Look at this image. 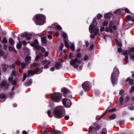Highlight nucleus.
I'll return each instance as SVG.
<instances>
[{
  "label": "nucleus",
  "mask_w": 134,
  "mask_h": 134,
  "mask_svg": "<svg viewBox=\"0 0 134 134\" xmlns=\"http://www.w3.org/2000/svg\"><path fill=\"white\" fill-rule=\"evenodd\" d=\"M96 18L93 19L92 23L89 27V31L91 34L90 37L91 38H94V36H96L99 32L98 28L96 27L95 26L96 25V24H95V23H96Z\"/></svg>",
  "instance_id": "nucleus-1"
},
{
  "label": "nucleus",
  "mask_w": 134,
  "mask_h": 134,
  "mask_svg": "<svg viewBox=\"0 0 134 134\" xmlns=\"http://www.w3.org/2000/svg\"><path fill=\"white\" fill-rule=\"evenodd\" d=\"M53 114L54 116L57 118L63 117L65 114L63 107L61 106H57L54 109Z\"/></svg>",
  "instance_id": "nucleus-2"
},
{
  "label": "nucleus",
  "mask_w": 134,
  "mask_h": 134,
  "mask_svg": "<svg viewBox=\"0 0 134 134\" xmlns=\"http://www.w3.org/2000/svg\"><path fill=\"white\" fill-rule=\"evenodd\" d=\"M45 16L42 14L36 15L33 19V20L37 25H43L45 21Z\"/></svg>",
  "instance_id": "nucleus-3"
},
{
  "label": "nucleus",
  "mask_w": 134,
  "mask_h": 134,
  "mask_svg": "<svg viewBox=\"0 0 134 134\" xmlns=\"http://www.w3.org/2000/svg\"><path fill=\"white\" fill-rule=\"evenodd\" d=\"M31 57L30 56H27L25 60V64L23 63H21L19 60H17L16 62L17 64L21 65V67L19 71L20 73L22 72L25 67L29 63H30L29 60L31 59Z\"/></svg>",
  "instance_id": "nucleus-4"
},
{
  "label": "nucleus",
  "mask_w": 134,
  "mask_h": 134,
  "mask_svg": "<svg viewBox=\"0 0 134 134\" xmlns=\"http://www.w3.org/2000/svg\"><path fill=\"white\" fill-rule=\"evenodd\" d=\"M62 98V95L59 93H55L51 94V99L56 102H60Z\"/></svg>",
  "instance_id": "nucleus-5"
},
{
  "label": "nucleus",
  "mask_w": 134,
  "mask_h": 134,
  "mask_svg": "<svg viewBox=\"0 0 134 134\" xmlns=\"http://www.w3.org/2000/svg\"><path fill=\"white\" fill-rule=\"evenodd\" d=\"M119 74V71L118 69L116 67L114 69V71L111 74V81L113 85L115 83L116 81V76H118Z\"/></svg>",
  "instance_id": "nucleus-6"
},
{
  "label": "nucleus",
  "mask_w": 134,
  "mask_h": 134,
  "mask_svg": "<svg viewBox=\"0 0 134 134\" xmlns=\"http://www.w3.org/2000/svg\"><path fill=\"white\" fill-rule=\"evenodd\" d=\"M81 61L77 58L75 59H72L70 61V64L74 68H77Z\"/></svg>",
  "instance_id": "nucleus-7"
},
{
  "label": "nucleus",
  "mask_w": 134,
  "mask_h": 134,
  "mask_svg": "<svg viewBox=\"0 0 134 134\" xmlns=\"http://www.w3.org/2000/svg\"><path fill=\"white\" fill-rule=\"evenodd\" d=\"M42 71V69H38V68H36L34 71L30 70H29L28 72V77H29L30 76H32L34 74H40L41 73Z\"/></svg>",
  "instance_id": "nucleus-8"
},
{
  "label": "nucleus",
  "mask_w": 134,
  "mask_h": 134,
  "mask_svg": "<svg viewBox=\"0 0 134 134\" xmlns=\"http://www.w3.org/2000/svg\"><path fill=\"white\" fill-rule=\"evenodd\" d=\"M62 103L64 105L66 108L70 107L71 105L70 100L68 99L64 98L62 100Z\"/></svg>",
  "instance_id": "nucleus-9"
},
{
  "label": "nucleus",
  "mask_w": 134,
  "mask_h": 134,
  "mask_svg": "<svg viewBox=\"0 0 134 134\" xmlns=\"http://www.w3.org/2000/svg\"><path fill=\"white\" fill-rule=\"evenodd\" d=\"M116 30V27L115 25H114L113 27L110 26L107 27L105 30V31L107 32L113 33L114 31Z\"/></svg>",
  "instance_id": "nucleus-10"
},
{
  "label": "nucleus",
  "mask_w": 134,
  "mask_h": 134,
  "mask_svg": "<svg viewBox=\"0 0 134 134\" xmlns=\"http://www.w3.org/2000/svg\"><path fill=\"white\" fill-rule=\"evenodd\" d=\"M82 87L85 92H87L88 89L90 88L89 83L88 82H86L82 84Z\"/></svg>",
  "instance_id": "nucleus-11"
},
{
  "label": "nucleus",
  "mask_w": 134,
  "mask_h": 134,
  "mask_svg": "<svg viewBox=\"0 0 134 134\" xmlns=\"http://www.w3.org/2000/svg\"><path fill=\"white\" fill-rule=\"evenodd\" d=\"M38 42L37 40H35L34 41V42L31 44V46L34 47L35 48H37L38 49H39L41 48L38 45Z\"/></svg>",
  "instance_id": "nucleus-12"
},
{
  "label": "nucleus",
  "mask_w": 134,
  "mask_h": 134,
  "mask_svg": "<svg viewBox=\"0 0 134 134\" xmlns=\"http://www.w3.org/2000/svg\"><path fill=\"white\" fill-rule=\"evenodd\" d=\"M51 63L50 60H44L42 62V64L44 65V68L47 69L48 68L49 65Z\"/></svg>",
  "instance_id": "nucleus-13"
},
{
  "label": "nucleus",
  "mask_w": 134,
  "mask_h": 134,
  "mask_svg": "<svg viewBox=\"0 0 134 134\" xmlns=\"http://www.w3.org/2000/svg\"><path fill=\"white\" fill-rule=\"evenodd\" d=\"M9 84L6 82V81H3L0 84V87L5 89L7 88L9 86Z\"/></svg>",
  "instance_id": "nucleus-14"
},
{
  "label": "nucleus",
  "mask_w": 134,
  "mask_h": 134,
  "mask_svg": "<svg viewBox=\"0 0 134 134\" xmlns=\"http://www.w3.org/2000/svg\"><path fill=\"white\" fill-rule=\"evenodd\" d=\"M124 91L121 90L120 91L119 94L120 95L121 97L120 98V102L121 104H122L123 101L124 96L125 95L124 94Z\"/></svg>",
  "instance_id": "nucleus-15"
},
{
  "label": "nucleus",
  "mask_w": 134,
  "mask_h": 134,
  "mask_svg": "<svg viewBox=\"0 0 134 134\" xmlns=\"http://www.w3.org/2000/svg\"><path fill=\"white\" fill-rule=\"evenodd\" d=\"M21 37H24L26 38V40H29L31 39V37L26 32H25L24 33H23L19 35Z\"/></svg>",
  "instance_id": "nucleus-16"
},
{
  "label": "nucleus",
  "mask_w": 134,
  "mask_h": 134,
  "mask_svg": "<svg viewBox=\"0 0 134 134\" xmlns=\"http://www.w3.org/2000/svg\"><path fill=\"white\" fill-rule=\"evenodd\" d=\"M52 28L55 27L56 29L57 30H60L62 29V28L61 26L58 25L57 23H54L51 26Z\"/></svg>",
  "instance_id": "nucleus-17"
},
{
  "label": "nucleus",
  "mask_w": 134,
  "mask_h": 134,
  "mask_svg": "<svg viewBox=\"0 0 134 134\" xmlns=\"http://www.w3.org/2000/svg\"><path fill=\"white\" fill-rule=\"evenodd\" d=\"M112 14L111 13H108L105 14L104 15V17L106 19H109L112 16Z\"/></svg>",
  "instance_id": "nucleus-18"
},
{
  "label": "nucleus",
  "mask_w": 134,
  "mask_h": 134,
  "mask_svg": "<svg viewBox=\"0 0 134 134\" xmlns=\"http://www.w3.org/2000/svg\"><path fill=\"white\" fill-rule=\"evenodd\" d=\"M129 81V83L130 85H132L133 81V80L132 79H130V77H128L125 80V81L127 82Z\"/></svg>",
  "instance_id": "nucleus-19"
},
{
  "label": "nucleus",
  "mask_w": 134,
  "mask_h": 134,
  "mask_svg": "<svg viewBox=\"0 0 134 134\" xmlns=\"http://www.w3.org/2000/svg\"><path fill=\"white\" fill-rule=\"evenodd\" d=\"M55 66L57 69H59L62 67V65L60 63L58 62H57L55 63Z\"/></svg>",
  "instance_id": "nucleus-20"
},
{
  "label": "nucleus",
  "mask_w": 134,
  "mask_h": 134,
  "mask_svg": "<svg viewBox=\"0 0 134 134\" xmlns=\"http://www.w3.org/2000/svg\"><path fill=\"white\" fill-rule=\"evenodd\" d=\"M13 79V77L12 76H11L8 78V80L11 81L12 84L14 85H15L16 83V80H14L12 81Z\"/></svg>",
  "instance_id": "nucleus-21"
},
{
  "label": "nucleus",
  "mask_w": 134,
  "mask_h": 134,
  "mask_svg": "<svg viewBox=\"0 0 134 134\" xmlns=\"http://www.w3.org/2000/svg\"><path fill=\"white\" fill-rule=\"evenodd\" d=\"M42 42V44H45L47 42L46 37L45 36L42 37H41Z\"/></svg>",
  "instance_id": "nucleus-22"
},
{
  "label": "nucleus",
  "mask_w": 134,
  "mask_h": 134,
  "mask_svg": "<svg viewBox=\"0 0 134 134\" xmlns=\"http://www.w3.org/2000/svg\"><path fill=\"white\" fill-rule=\"evenodd\" d=\"M122 10V9H117L114 12V13L116 14H121L122 12H121V10Z\"/></svg>",
  "instance_id": "nucleus-23"
},
{
  "label": "nucleus",
  "mask_w": 134,
  "mask_h": 134,
  "mask_svg": "<svg viewBox=\"0 0 134 134\" xmlns=\"http://www.w3.org/2000/svg\"><path fill=\"white\" fill-rule=\"evenodd\" d=\"M43 56V54L41 53H40L39 54L36 56L35 58V60L37 61L38 59Z\"/></svg>",
  "instance_id": "nucleus-24"
},
{
  "label": "nucleus",
  "mask_w": 134,
  "mask_h": 134,
  "mask_svg": "<svg viewBox=\"0 0 134 134\" xmlns=\"http://www.w3.org/2000/svg\"><path fill=\"white\" fill-rule=\"evenodd\" d=\"M17 38L19 42V43H18L16 45V47L17 48L20 49L21 48V42L20 41H19V37H18Z\"/></svg>",
  "instance_id": "nucleus-25"
},
{
  "label": "nucleus",
  "mask_w": 134,
  "mask_h": 134,
  "mask_svg": "<svg viewBox=\"0 0 134 134\" xmlns=\"http://www.w3.org/2000/svg\"><path fill=\"white\" fill-rule=\"evenodd\" d=\"M61 91L64 94L69 93L70 92L69 90L65 88H62L61 89Z\"/></svg>",
  "instance_id": "nucleus-26"
},
{
  "label": "nucleus",
  "mask_w": 134,
  "mask_h": 134,
  "mask_svg": "<svg viewBox=\"0 0 134 134\" xmlns=\"http://www.w3.org/2000/svg\"><path fill=\"white\" fill-rule=\"evenodd\" d=\"M32 82V79H30L29 81L26 83H25V85L26 86H29L31 85Z\"/></svg>",
  "instance_id": "nucleus-27"
},
{
  "label": "nucleus",
  "mask_w": 134,
  "mask_h": 134,
  "mask_svg": "<svg viewBox=\"0 0 134 134\" xmlns=\"http://www.w3.org/2000/svg\"><path fill=\"white\" fill-rule=\"evenodd\" d=\"M9 44L12 45H13L14 44V41L11 38H9Z\"/></svg>",
  "instance_id": "nucleus-28"
},
{
  "label": "nucleus",
  "mask_w": 134,
  "mask_h": 134,
  "mask_svg": "<svg viewBox=\"0 0 134 134\" xmlns=\"http://www.w3.org/2000/svg\"><path fill=\"white\" fill-rule=\"evenodd\" d=\"M51 133L54 134H60V132L58 130H54L52 131Z\"/></svg>",
  "instance_id": "nucleus-29"
},
{
  "label": "nucleus",
  "mask_w": 134,
  "mask_h": 134,
  "mask_svg": "<svg viewBox=\"0 0 134 134\" xmlns=\"http://www.w3.org/2000/svg\"><path fill=\"white\" fill-rule=\"evenodd\" d=\"M129 54H130V57L132 59L133 61H134V54H132V53H131V51H129Z\"/></svg>",
  "instance_id": "nucleus-30"
},
{
  "label": "nucleus",
  "mask_w": 134,
  "mask_h": 134,
  "mask_svg": "<svg viewBox=\"0 0 134 134\" xmlns=\"http://www.w3.org/2000/svg\"><path fill=\"white\" fill-rule=\"evenodd\" d=\"M8 67V66L7 65L5 64H3L2 66L3 70L4 71H5L7 69Z\"/></svg>",
  "instance_id": "nucleus-31"
},
{
  "label": "nucleus",
  "mask_w": 134,
  "mask_h": 134,
  "mask_svg": "<svg viewBox=\"0 0 134 134\" xmlns=\"http://www.w3.org/2000/svg\"><path fill=\"white\" fill-rule=\"evenodd\" d=\"M18 70H13L12 71V75H13L15 76H17L18 75L17 73Z\"/></svg>",
  "instance_id": "nucleus-32"
},
{
  "label": "nucleus",
  "mask_w": 134,
  "mask_h": 134,
  "mask_svg": "<svg viewBox=\"0 0 134 134\" xmlns=\"http://www.w3.org/2000/svg\"><path fill=\"white\" fill-rule=\"evenodd\" d=\"M102 130L100 134H107V130L106 129H103Z\"/></svg>",
  "instance_id": "nucleus-33"
},
{
  "label": "nucleus",
  "mask_w": 134,
  "mask_h": 134,
  "mask_svg": "<svg viewBox=\"0 0 134 134\" xmlns=\"http://www.w3.org/2000/svg\"><path fill=\"white\" fill-rule=\"evenodd\" d=\"M115 114H113L109 116V118L111 120H113L115 118Z\"/></svg>",
  "instance_id": "nucleus-34"
},
{
  "label": "nucleus",
  "mask_w": 134,
  "mask_h": 134,
  "mask_svg": "<svg viewBox=\"0 0 134 134\" xmlns=\"http://www.w3.org/2000/svg\"><path fill=\"white\" fill-rule=\"evenodd\" d=\"M1 42L2 43L4 44L7 43V41L5 38L3 37L1 41Z\"/></svg>",
  "instance_id": "nucleus-35"
},
{
  "label": "nucleus",
  "mask_w": 134,
  "mask_h": 134,
  "mask_svg": "<svg viewBox=\"0 0 134 134\" xmlns=\"http://www.w3.org/2000/svg\"><path fill=\"white\" fill-rule=\"evenodd\" d=\"M122 54L124 55H127L129 54V52H127V51H124L122 52Z\"/></svg>",
  "instance_id": "nucleus-36"
},
{
  "label": "nucleus",
  "mask_w": 134,
  "mask_h": 134,
  "mask_svg": "<svg viewBox=\"0 0 134 134\" xmlns=\"http://www.w3.org/2000/svg\"><path fill=\"white\" fill-rule=\"evenodd\" d=\"M62 35L64 39H66L67 35L66 33L63 32L62 34Z\"/></svg>",
  "instance_id": "nucleus-37"
},
{
  "label": "nucleus",
  "mask_w": 134,
  "mask_h": 134,
  "mask_svg": "<svg viewBox=\"0 0 134 134\" xmlns=\"http://www.w3.org/2000/svg\"><path fill=\"white\" fill-rule=\"evenodd\" d=\"M64 43L65 46L67 48H69L70 46H69L68 42L65 40H64Z\"/></svg>",
  "instance_id": "nucleus-38"
},
{
  "label": "nucleus",
  "mask_w": 134,
  "mask_h": 134,
  "mask_svg": "<svg viewBox=\"0 0 134 134\" xmlns=\"http://www.w3.org/2000/svg\"><path fill=\"white\" fill-rule=\"evenodd\" d=\"M33 65L34 67H37V68H38L39 69L38 67H40V65L39 64L34 63H33Z\"/></svg>",
  "instance_id": "nucleus-39"
},
{
  "label": "nucleus",
  "mask_w": 134,
  "mask_h": 134,
  "mask_svg": "<svg viewBox=\"0 0 134 134\" xmlns=\"http://www.w3.org/2000/svg\"><path fill=\"white\" fill-rule=\"evenodd\" d=\"M8 49L10 51H14L15 50L14 48L10 46H9L8 47Z\"/></svg>",
  "instance_id": "nucleus-40"
},
{
  "label": "nucleus",
  "mask_w": 134,
  "mask_h": 134,
  "mask_svg": "<svg viewBox=\"0 0 134 134\" xmlns=\"http://www.w3.org/2000/svg\"><path fill=\"white\" fill-rule=\"evenodd\" d=\"M116 109L115 108H114L110 109L109 110V112L110 113L113 112L116 110Z\"/></svg>",
  "instance_id": "nucleus-41"
},
{
  "label": "nucleus",
  "mask_w": 134,
  "mask_h": 134,
  "mask_svg": "<svg viewBox=\"0 0 134 134\" xmlns=\"http://www.w3.org/2000/svg\"><path fill=\"white\" fill-rule=\"evenodd\" d=\"M70 48L73 51H74L75 49V46L74 44H71V46H70Z\"/></svg>",
  "instance_id": "nucleus-42"
},
{
  "label": "nucleus",
  "mask_w": 134,
  "mask_h": 134,
  "mask_svg": "<svg viewBox=\"0 0 134 134\" xmlns=\"http://www.w3.org/2000/svg\"><path fill=\"white\" fill-rule=\"evenodd\" d=\"M125 61L127 63H128L129 62L128 57L127 55H125Z\"/></svg>",
  "instance_id": "nucleus-43"
},
{
  "label": "nucleus",
  "mask_w": 134,
  "mask_h": 134,
  "mask_svg": "<svg viewBox=\"0 0 134 134\" xmlns=\"http://www.w3.org/2000/svg\"><path fill=\"white\" fill-rule=\"evenodd\" d=\"M15 64H13L11 65H10L9 66V68L10 69H14L15 68Z\"/></svg>",
  "instance_id": "nucleus-44"
},
{
  "label": "nucleus",
  "mask_w": 134,
  "mask_h": 134,
  "mask_svg": "<svg viewBox=\"0 0 134 134\" xmlns=\"http://www.w3.org/2000/svg\"><path fill=\"white\" fill-rule=\"evenodd\" d=\"M102 16V14H98L97 16V18L98 19H99Z\"/></svg>",
  "instance_id": "nucleus-45"
},
{
  "label": "nucleus",
  "mask_w": 134,
  "mask_h": 134,
  "mask_svg": "<svg viewBox=\"0 0 134 134\" xmlns=\"http://www.w3.org/2000/svg\"><path fill=\"white\" fill-rule=\"evenodd\" d=\"M129 99V97L128 96H126L125 98L124 101L125 102H127L128 101V100Z\"/></svg>",
  "instance_id": "nucleus-46"
},
{
  "label": "nucleus",
  "mask_w": 134,
  "mask_h": 134,
  "mask_svg": "<svg viewBox=\"0 0 134 134\" xmlns=\"http://www.w3.org/2000/svg\"><path fill=\"white\" fill-rule=\"evenodd\" d=\"M134 91V86H132V87L129 92L130 93H131L133 92Z\"/></svg>",
  "instance_id": "nucleus-47"
},
{
  "label": "nucleus",
  "mask_w": 134,
  "mask_h": 134,
  "mask_svg": "<svg viewBox=\"0 0 134 134\" xmlns=\"http://www.w3.org/2000/svg\"><path fill=\"white\" fill-rule=\"evenodd\" d=\"M64 44H63V43H61V45H60V50H62V49H63V48L64 47Z\"/></svg>",
  "instance_id": "nucleus-48"
},
{
  "label": "nucleus",
  "mask_w": 134,
  "mask_h": 134,
  "mask_svg": "<svg viewBox=\"0 0 134 134\" xmlns=\"http://www.w3.org/2000/svg\"><path fill=\"white\" fill-rule=\"evenodd\" d=\"M108 24V22L107 21H105L103 24L104 26H106Z\"/></svg>",
  "instance_id": "nucleus-49"
},
{
  "label": "nucleus",
  "mask_w": 134,
  "mask_h": 134,
  "mask_svg": "<svg viewBox=\"0 0 134 134\" xmlns=\"http://www.w3.org/2000/svg\"><path fill=\"white\" fill-rule=\"evenodd\" d=\"M128 108L130 110H134V107L132 106H130L128 107Z\"/></svg>",
  "instance_id": "nucleus-50"
},
{
  "label": "nucleus",
  "mask_w": 134,
  "mask_h": 134,
  "mask_svg": "<svg viewBox=\"0 0 134 134\" xmlns=\"http://www.w3.org/2000/svg\"><path fill=\"white\" fill-rule=\"evenodd\" d=\"M131 17L130 15H128L126 17V19L129 20H130L131 19Z\"/></svg>",
  "instance_id": "nucleus-51"
},
{
  "label": "nucleus",
  "mask_w": 134,
  "mask_h": 134,
  "mask_svg": "<svg viewBox=\"0 0 134 134\" xmlns=\"http://www.w3.org/2000/svg\"><path fill=\"white\" fill-rule=\"evenodd\" d=\"M27 76V74H24L23 75V81H24L26 79V77Z\"/></svg>",
  "instance_id": "nucleus-52"
},
{
  "label": "nucleus",
  "mask_w": 134,
  "mask_h": 134,
  "mask_svg": "<svg viewBox=\"0 0 134 134\" xmlns=\"http://www.w3.org/2000/svg\"><path fill=\"white\" fill-rule=\"evenodd\" d=\"M41 51L43 52V53H44L45 52V49L43 47H42L41 48Z\"/></svg>",
  "instance_id": "nucleus-53"
},
{
  "label": "nucleus",
  "mask_w": 134,
  "mask_h": 134,
  "mask_svg": "<svg viewBox=\"0 0 134 134\" xmlns=\"http://www.w3.org/2000/svg\"><path fill=\"white\" fill-rule=\"evenodd\" d=\"M108 110V109H107L106 110V112H105L103 114H102L101 115V117L99 118V119H100L102 118L104 115L105 114L106 112Z\"/></svg>",
  "instance_id": "nucleus-54"
},
{
  "label": "nucleus",
  "mask_w": 134,
  "mask_h": 134,
  "mask_svg": "<svg viewBox=\"0 0 134 134\" xmlns=\"http://www.w3.org/2000/svg\"><path fill=\"white\" fill-rule=\"evenodd\" d=\"M100 129V126L99 125H97L95 128V129L96 130H98Z\"/></svg>",
  "instance_id": "nucleus-55"
},
{
  "label": "nucleus",
  "mask_w": 134,
  "mask_h": 134,
  "mask_svg": "<svg viewBox=\"0 0 134 134\" xmlns=\"http://www.w3.org/2000/svg\"><path fill=\"white\" fill-rule=\"evenodd\" d=\"M113 22L112 21H111L110 22L109 24V26H110L111 27H112V25H113Z\"/></svg>",
  "instance_id": "nucleus-56"
},
{
  "label": "nucleus",
  "mask_w": 134,
  "mask_h": 134,
  "mask_svg": "<svg viewBox=\"0 0 134 134\" xmlns=\"http://www.w3.org/2000/svg\"><path fill=\"white\" fill-rule=\"evenodd\" d=\"M104 27L103 26L102 27L100 30V32L103 31L104 30Z\"/></svg>",
  "instance_id": "nucleus-57"
},
{
  "label": "nucleus",
  "mask_w": 134,
  "mask_h": 134,
  "mask_svg": "<svg viewBox=\"0 0 134 134\" xmlns=\"http://www.w3.org/2000/svg\"><path fill=\"white\" fill-rule=\"evenodd\" d=\"M125 12L127 13H129V9L127 8H126L125 9Z\"/></svg>",
  "instance_id": "nucleus-58"
},
{
  "label": "nucleus",
  "mask_w": 134,
  "mask_h": 134,
  "mask_svg": "<svg viewBox=\"0 0 134 134\" xmlns=\"http://www.w3.org/2000/svg\"><path fill=\"white\" fill-rule=\"evenodd\" d=\"M0 97L2 98L3 99L5 98V96L4 94H1L0 95Z\"/></svg>",
  "instance_id": "nucleus-59"
},
{
  "label": "nucleus",
  "mask_w": 134,
  "mask_h": 134,
  "mask_svg": "<svg viewBox=\"0 0 134 134\" xmlns=\"http://www.w3.org/2000/svg\"><path fill=\"white\" fill-rule=\"evenodd\" d=\"M94 46L93 44L91 45L89 49L90 50H92V48H93Z\"/></svg>",
  "instance_id": "nucleus-60"
},
{
  "label": "nucleus",
  "mask_w": 134,
  "mask_h": 134,
  "mask_svg": "<svg viewBox=\"0 0 134 134\" xmlns=\"http://www.w3.org/2000/svg\"><path fill=\"white\" fill-rule=\"evenodd\" d=\"M77 57L78 58H80L81 56V54L80 53H78L77 54Z\"/></svg>",
  "instance_id": "nucleus-61"
},
{
  "label": "nucleus",
  "mask_w": 134,
  "mask_h": 134,
  "mask_svg": "<svg viewBox=\"0 0 134 134\" xmlns=\"http://www.w3.org/2000/svg\"><path fill=\"white\" fill-rule=\"evenodd\" d=\"M3 54V52L2 50L0 49V56L2 55Z\"/></svg>",
  "instance_id": "nucleus-62"
},
{
  "label": "nucleus",
  "mask_w": 134,
  "mask_h": 134,
  "mask_svg": "<svg viewBox=\"0 0 134 134\" xmlns=\"http://www.w3.org/2000/svg\"><path fill=\"white\" fill-rule=\"evenodd\" d=\"M64 118L66 120H68L69 118V117L68 115L65 116L64 117Z\"/></svg>",
  "instance_id": "nucleus-63"
},
{
  "label": "nucleus",
  "mask_w": 134,
  "mask_h": 134,
  "mask_svg": "<svg viewBox=\"0 0 134 134\" xmlns=\"http://www.w3.org/2000/svg\"><path fill=\"white\" fill-rule=\"evenodd\" d=\"M92 127L91 126H90L89 128V132H91L92 131Z\"/></svg>",
  "instance_id": "nucleus-64"
}]
</instances>
